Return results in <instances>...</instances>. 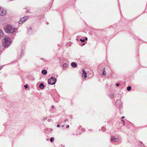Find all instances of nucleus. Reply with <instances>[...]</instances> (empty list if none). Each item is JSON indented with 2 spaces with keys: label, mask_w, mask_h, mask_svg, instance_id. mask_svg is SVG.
Here are the masks:
<instances>
[{
  "label": "nucleus",
  "mask_w": 147,
  "mask_h": 147,
  "mask_svg": "<svg viewBox=\"0 0 147 147\" xmlns=\"http://www.w3.org/2000/svg\"><path fill=\"white\" fill-rule=\"evenodd\" d=\"M3 46L4 48H7L11 44L12 41L11 38L5 37L2 41Z\"/></svg>",
  "instance_id": "1"
},
{
  "label": "nucleus",
  "mask_w": 147,
  "mask_h": 147,
  "mask_svg": "<svg viewBox=\"0 0 147 147\" xmlns=\"http://www.w3.org/2000/svg\"><path fill=\"white\" fill-rule=\"evenodd\" d=\"M4 29L5 31L7 33H13L17 30V28H13L12 26L9 25L6 26Z\"/></svg>",
  "instance_id": "2"
},
{
  "label": "nucleus",
  "mask_w": 147,
  "mask_h": 147,
  "mask_svg": "<svg viewBox=\"0 0 147 147\" xmlns=\"http://www.w3.org/2000/svg\"><path fill=\"white\" fill-rule=\"evenodd\" d=\"M48 83L51 85L55 84L56 82V80L54 77H51L48 80Z\"/></svg>",
  "instance_id": "3"
},
{
  "label": "nucleus",
  "mask_w": 147,
  "mask_h": 147,
  "mask_svg": "<svg viewBox=\"0 0 147 147\" xmlns=\"http://www.w3.org/2000/svg\"><path fill=\"white\" fill-rule=\"evenodd\" d=\"M2 11H4V13L3 14H0V16H3L5 15L6 13V11L4 9L2 8L1 7V9H0V13H1L2 12Z\"/></svg>",
  "instance_id": "4"
},
{
  "label": "nucleus",
  "mask_w": 147,
  "mask_h": 147,
  "mask_svg": "<svg viewBox=\"0 0 147 147\" xmlns=\"http://www.w3.org/2000/svg\"><path fill=\"white\" fill-rule=\"evenodd\" d=\"M118 138H116L114 137H111V139L110 140V141L111 142H115L116 141V140H117Z\"/></svg>",
  "instance_id": "5"
},
{
  "label": "nucleus",
  "mask_w": 147,
  "mask_h": 147,
  "mask_svg": "<svg viewBox=\"0 0 147 147\" xmlns=\"http://www.w3.org/2000/svg\"><path fill=\"white\" fill-rule=\"evenodd\" d=\"M71 66L74 68H76L77 67V64L74 62H73L71 64Z\"/></svg>",
  "instance_id": "6"
},
{
  "label": "nucleus",
  "mask_w": 147,
  "mask_h": 147,
  "mask_svg": "<svg viewBox=\"0 0 147 147\" xmlns=\"http://www.w3.org/2000/svg\"><path fill=\"white\" fill-rule=\"evenodd\" d=\"M44 87V85L42 83H41L39 86V88L41 89H42Z\"/></svg>",
  "instance_id": "7"
},
{
  "label": "nucleus",
  "mask_w": 147,
  "mask_h": 147,
  "mask_svg": "<svg viewBox=\"0 0 147 147\" xmlns=\"http://www.w3.org/2000/svg\"><path fill=\"white\" fill-rule=\"evenodd\" d=\"M83 76L84 78H86L87 77V75L85 71L83 69Z\"/></svg>",
  "instance_id": "8"
},
{
  "label": "nucleus",
  "mask_w": 147,
  "mask_h": 147,
  "mask_svg": "<svg viewBox=\"0 0 147 147\" xmlns=\"http://www.w3.org/2000/svg\"><path fill=\"white\" fill-rule=\"evenodd\" d=\"M102 75L104 76H105L106 74V73L105 71V68H104L102 70Z\"/></svg>",
  "instance_id": "9"
},
{
  "label": "nucleus",
  "mask_w": 147,
  "mask_h": 147,
  "mask_svg": "<svg viewBox=\"0 0 147 147\" xmlns=\"http://www.w3.org/2000/svg\"><path fill=\"white\" fill-rule=\"evenodd\" d=\"M42 74L45 75L47 73V71L45 70H43L42 71Z\"/></svg>",
  "instance_id": "10"
},
{
  "label": "nucleus",
  "mask_w": 147,
  "mask_h": 147,
  "mask_svg": "<svg viewBox=\"0 0 147 147\" xmlns=\"http://www.w3.org/2000/svg\"><path fill=\"white\" fill-rule=\"evenodd\" d=\"M3 31L0 30V38H1L3 36Z\"/></svg>",
  "instance_id": "11"
},
{
  "label": "nucleus",
  "mask_w": 147,
  "mask_h": 147,
  "mask_svg": "<svg viewBox=\"0 0 147 147\" xmlns=\"http://www.w3.org/2000/svg\"><path fill=\"white\" fill-rule=\"evenodd\" d=\"M24 20L23 18L21 19L19 21V23L21 24L24 22H25L24 20Z\"/></svg>",
  "instance_id": "12"
},
{
  "label": "nucleus",
  "mask_w": 147,
  "mask_h": 147,
  "mask_svg": "<svg viewBox=\"0 0 147 147\" xmlns=\"http://www.w3.org/2000/svg\"><path fill=\"white\" fill-rule=\"evenodd\" d=\"M28 16H26V17H24L23 18L24 19V20H24L25 21H26L27 20V19H28Z\"/></svg>",
  "instance_id": "13"
},
{
  "label": "nucleus",
  "mask_w": 147,
  "mask_h": 147,
  "mask_svg": "<svg viewBox=\"0 0 147 147\" xmlns=\"http://www.w3.org/2000/svg\"><path fill=\"white\" fill-rule=\"evenodd\" d=\"M131 89V87L130 86H128L127 88V90L128 91H130Z\"/></svg>",
  "instance_id": "14"
},
{
  "label": "nucleus",
  "mask_w": 147,
  "mask_h": 147,
  "mask_svg": "<svg viewBox=\"0 0 147 147\" xmlns=\"http://www.w3.org/2000/svg\"><path fill=\"white\" fill-rule=\"evenodd\" d=\"M67 64L66 63H65L63 65V67H66L67 66Z\"/></svg>",
  "instance_id": "15"
},
{
  "label": "nucleus",
  "mask_w": 147,
  "mask_h": 147,
  "mask_svg": "<svg viewBox=\"0 0 147 147\" xmlns=\"http://www.w3.org/2000/svg\"><path fill=\"white\" fill-rule=\"evenodd\" d=\"M54 138L52 137L50 139V141L51 142H52L54 141Z\"/></svg>",
  "instance_id": "16"
},
{
  "label": "nucleus",
  "mask_w": 147,
  "mask_h": 147,
  "mask_svg": "<svg viewBox=\"0 0 147 147\" xmlns=\"http://www.w3.org/2000/svg\"><path fill=\"white\" fill-rule=\"evenodd\" d=\"M24 87L26 89L28 88V86L27 85H25L24 86Z\"/></svg>",
  "instance_id": "17"
},
{
  "label": "nucleus",
  "mask_w": 147,
  "mask_h": 147,
  "mask_svg": "<svg viewBox=\"0 0 147 147\" xmlns=\"http://www.w3.org/2000/svg\"><path fill=\"white\" fill-rule=\"evenodd\" d=\"M1 7H0V9H1ZM2 12L1 13H0V14H3L4 13V11H2Z\"/></svg>",
  "instance_id": "18"
},
{
  "label": "nucleus",
  "mask_w": 147,
  "mask_h": 147,
  "mask_svg": "<svg viewBox=\"0 0 147 147\" xmlns=\"http://www.w3.org/2000/svg\"><path fill=\"white\" fill-rule=\"evenodd\" d=\"M51 108L53 109H54L55 108V106L53 105L51 106Z\"/></svg>",
  "instance_id": "19"
},
{
  "label": "nucleus",
  "mask_w": 147,
  "mask_h": 147,
  "mask_svg": "<svg viewBox=\"0 0 147 147\" xmlns=\"http://www.w3.org/2000/svg\"><path fill=\"white\" fill-rule=\"evenodd\" d=\"M116 86H119V83H117L116 84Z\"/></svg>",
  "instance_id": "20"
},
{
  "label": "nucleus",
  "mask_w": 147,
  "mask_h": 147,
  "mask_svg": "<svg viewBox=\"0 0 147 147\" xmlns=\"http://www.w3.org/2000/svg\"><path fill=\"white\" fill-rule=\"evenodd\" d=\"M57 127H60V125H57Z\"/></svg>",
  "instance_id": "21"
},
{
  "label": "nucleus",
  "mask_w": 147,
  "mask_h": 147,
  "mask_svg": "<svg viewBox=\"0 0 147 147\" xmlns=\"http://www.w3.org/2000/svg\"><path fill=\"white\" fill-rule=\"evenodd\" d=\"M2 68V66H0V70Z\"/></svg>",
  "instance_id": "22"
},
{
  "label": "nucleus",
  "mask_w": 147,
  "mask_h": 147,
  "mask_svg": "<svg viewBox=\"0 0 147 147\" xmlns=\"http://www.w3.org/2000/svg\"><path fill=\"white\" fill-rule=\"evenodd\" d=\"M80 40L82 42H83V39H80Z\"/></svg>",
  "instance_id": "23"
},
{
  "label": "nucleus",
  "mask_w": 147,
  "mask_h": 147,
  "mask_svg": "<svg viewBox=\"0 0 147 147\" xmlns=\"http://www.w3.org/2000/svg\"><path fill=\"white\" fill-rule=\"evenodd\" d=\"M87 39H88V38H87V37H86L85 38V40H87Z\"/></svg>",
  "instance_id": "24"
},
{
  "label": "nucleus",
  "mask_w": 147,
  "mask_h": 147,
  "mask_svg": "<svg viewBox=\"0 0 147 147\" xmlns=\"http://www.w3.org/2000/svg\"><path fill=\"white\" fill-rule=\"evenodd\" d=\"M124 118H125L124 116H123V117H121V118H122V119H123Z\"/></svg>",
  "instance_id": "25"
},
{
  "label": "nucleus",
  "mask_w": 147,
  "mask_h": 147,
  "mask_svg": "<svg viewBox=\"0 0 147 147\" xmlns=\"http://www.w3.org/2000/svg\"><path fill=\"white\" fill-rule=\"evenodd\" d=\"M69 125H67V126H66V127L67 128V127H69Z\"/></svg>",
  "instance_id": "26"
},
{
  "label": "nucleus",
  "mask_w": 147,
  "mask_h": 147,
  "mask_svg": "<svg viewBox=\"0 0 147 147\" xmlns=\"http://www.w3.org/2000/svg\"><path fill=\"white\" fill-rule=\"evenodd\" d=\"M122 121L123 122V123H125V122L124 121V120H122Z\"/></svg>",
  "instance_id": "27"
},
{
  "label": "nucleus",
  "mask_w": 147,
  "mask_h": 147,
  "mask_svg": "<svg viewBox=\"0 0 147 147\" xmlns=\"http://www.w3.org/2000/svg\"><path fill=\"white\" fill-rule=\"evenodd\" d=\"M85 41V40H84L83 39V42H84Z\"/></svg>",
  "instance_id": "28"
},
{
  "label": "nucleus",
  "mask_w": 147,
  "mask_h": 147,
  "mask_svg": "<svg viewBox=\"0 0 147 147\" xmlns=\"http://www.w3.org/2000/svg\"><path fill=\"white\" fill-rule=\"evenodd\" d=\"M62 127H64V125H62Z\"/></svg>",
  "instance_id": "29"
},
{
  "label": "nucleus",
  "mask_w": 147,
  "mask_h": 147,
  "mask_svg": "<svg viewBox=\"0 0 147 147\" xmlns=\"http://www.w3.org/2000/svg\"><path fill=\"white\" fill-rule=\"evenodd\" d=\"M85 45V44L84 43H83V45Z\"/></svg>",
  "instance_id": "30"
}]
</instances>
